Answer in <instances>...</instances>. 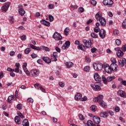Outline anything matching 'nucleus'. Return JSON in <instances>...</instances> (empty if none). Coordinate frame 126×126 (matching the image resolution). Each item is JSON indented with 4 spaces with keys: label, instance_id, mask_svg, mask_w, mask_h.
<instances>
[{
    "label": "nucleus",
    "instance_id": "5",
    "mask_svg": "<svg viewBox=\"0 0 126 126\" xmlns=\"http://www.w3.org/2000/svg\"><path fill=\"white\" fill-rule=\"evenodd\" d=\"M104 69L106 72L109 74L112 73V71H113V70L111 69L110 66L109 65V64L105 63L104 64Z\"/></svg>",
    "mask_w": 126,
    "mask_h": 126
},
{
    "label": "nucleus",
    "instance_id": "30",
    "mask_svg": "<svg viewBox=\"0 0 126 126\" xmlns=\"http://www.w3.org/2000/svg\"><path fill=\"white\" fill-rule=\"evenodd\" d=\"M22 124L23 126H29V122L27 119H25L23 121Z\"/></svg>",
    "mask_w": 126,
    "mask_h": 126
},
{
    "label": "nucleus",
    "instance_id": "51",
    "mask_svg": "<svg viewBox=\"0 0 126 126\" xmlns=\"http://www.w3.org/2000/svg\"><path fill=\"white\" fill-rule=\"evenodd\" d=\"M27 102L28 103H33V102H34V100L32 98H30L27 99Z\"/></svg>",
    "mask_w": 126,
    "mask_h": 126
},
{
    "label": "nucleus",
    "instance_id": "55",
    "mask_svg": "<svg viewBox=\"0 0 126 126\" xmlns=\"http://www.w3.org/2000/svg\"><path fill=\"white\" fill-rule=\"evenodd\" d=\"M9 21L10 23H13V22H14V19L13 18V17H11L10 18Z\"/></svg>",
    "mask_w": 126,
    "mask_h": 126
},
{
    "label": "nucleus",
    "instance_id": "33",
    "mask_svg": "<svg viewBox=\"0 0 126 126\" xmlns=\"http://www.w3.org/2000/svg\"><path fill=\"white\" fill-rule=\"evenodd\" d=\"M87 125L88 126H96V125L93 124V122L91 120H89L87 122Z\"/></svg>",
    "mask_w": 126,
    "mask_h": 126
},
{
    "label": "nucleus",
    "instance_id": "46",
    "mask_svg": "<svg viewBox=\"0 0 126 126\" xmlns=\"http://www.w3.org/2000/svg\"><path fill=\"white\" fill-rule=\"evenodd\" d=\"M100 117L101 118H107V116H106V115L105 114V112H101L100 114Z\"/></svg>",
    "mask_w": 126,
    "mask_h": 126
},
{
    "label": "nucleus",
    "instance_id": "9",
    "mask_svg": "<svg viewBox=\"0 0 126 126\" xmlns=\"http://www.w3.org/2000/svg\"><path fill=\"white\" fill-rule=\"evenodd\" d=\"M39 73H40L39 70L32 69L31 71L32 75V76H35V77L39 76Z\"/></svg>",
    "mask_w": 126,
    "mask_h": 126
},
{
    "label": "nucleus",
    "instance_id": "61",
    "mask_svg": "<svg viewBox=\"0 0 126 126\" xmlns=\"http://www.w3.org/2000/svg\"><path fill=\"white\" fill-rule=\"evenodd\" d=\"M14 71H15V72H16V73H18V72H19V68L17 67L14 69Z\"/></svg>",
    "mask_w": 126,
    "mask_h": 126
},
{
    "label": "nucleus",
    "instance_id": "49",
    "mask_svg": "<svg viewBox=\"0 0 126 126\" xmlns=\"http://www.w3.org/2000/svg\"><path fill=\"white\" fill-rule=\"evenodd\" d=\"M79 119L80 121H83L84 120V117L82 114L79 115Z\"/></svg>",
    "mask_w": 126,
    "mask_h": 126
},
{
    "label": "nucleus",
    "instance_id": "59",
    "mask_svg": "<svg viewBox=\"0 0 126 126\" xmlns=\"http://www.w3.org/2000/svg\"><path fill=\"white\" fill-rule=\"evenodd\" d=\"M14 55H15V52H14V51H11L10 52V56L11 57H13V56H14Z\"/></svg>",
    "mask_w": 126,
    "mask_h": 126
},
{
    "label": "nucleus",
    "instance_id": "48",
    "mask_svg": "<svg viewBox=\"0 0 126 126\" xmlns=\"http://www.w3.org/2000/svg\"><path fill=\"white\" fill-rule=\"evenodd\" d=\"M16 108L18 109V110H21V109H22V104H18L17 105Z\"/></svg>",
    "mask_w": 126,
    "mask_h": 126
},
{
    "label": "nucleus",
    "instance_id": "62",
    "mask_svg": "<svg viewBox=\"0 0 126 126\" xmlns=\"http://www.w3.org/2000/svg\"><path fill=\"white\" fill-rule=\"evenodd\" d=\"M92 53H95V52H96V51H97V49L95 48H93L91 49V50Z\"/></svg>",
    "mask_w": 126,
    "mask_h": 126
},
{
    "label": "nucleus",
    "instance_id": "16",
    "mask_svg": "<svg viewBox=\"0 0 126 126\" xmlns=\"http://www.w3.org/2000/svg\"><path fill=\"white\" fill-rule=\"evenodd\" d=\"M102 18V13L101 12H98L97 14H95V19L97 21H100L101 19Z\"/></svg>",
    "mask_w": 126,
    "mask_h": 126
},
{
    "label": "nucleus",
    "instance_id": "22",
    "mask_svg": "<svg viewBox=\"0 0 126 126\" xmlns=\"http://www.w3.org/2000/svg\"><path fill=\"white\" fill-rule=\"evenodd\" d=\"M118 63L121 66H124L126 63V60L125 58H123L122 60H119Z\"/></svg>",
    "mask_w": 126,
    "mask_h": 126
},
{
    "label": "nucleus",
    "instance_id": "31",
    "mask_svg": "<svg viewBox=\"0 0 126 126\" xmlns=\"http://www.w3.org/2000/svg\"><path fill=\"white\" fill-rule=\"evenodd\" d=\"M78 49L79 50H81V51H85V46L83 45V44H79L78 46Z\"/></svg>",
    "mask_w": 126,
    "mask_h": 126
},
{
    "label": "nucleus",
    "instance_id": "6",
    "mask_svg": "<svg viewBox=\"0 0 126 126\" xmlns=\"http://www.w3.org/2000/svg\"><path fill=\"white\" fill-rule=\"evenodd\" d=\"M103 3L104 5H108L109 7H111L114 4V1L112 0H104Z\"/></svg>",
    "mask_w": 126,
    "mask_h": 126
},
{
    "label": "nucleus",
    "instance_id": "57",
    "mask_svg": "<svg viewBox=\"0 0 126 126\" xmlns=\"http://www.w3.org/2000/svg\"><path fill=\"white\" fill-rule=\"evenodd\" d=\"M111 62H112V63H117V61L115 58H111Z\"/></svg>",
    "mask_w": 126,
    "mask_h": 126
},
{
    "label": "nucleus",
    "instance_id": "14",
    "mask_svg": "<svg viewBox=\"0 0 126 126\" xmlns=\"http://www.w3.org/2000/svg\"><path fill=\"white\" fill-rule=\"evenodd\" d=\"M28 47H30L32 49L36 50V51H41V50H42L41 48L36 47L31 43L28 44Z\"/></svg>",
    "mask_w": 126,
    "mask_h": 126
},
{
    "label": "nucleus",
    "instance_id": "37",
    "mask_svg": "<svg viewBox=\"0 0 126 126\" xmlns=\"http://www.w3.org/2000/svg\"><path fill=\"white\" fill-rule=\"evenodd\" d=\"M90 70V67H89V66H86L84 68V71H86V72H89Z\"/></svg>",
    "mask_w": 126,
    "mask_h": 126
},
{
    "label": "nucleus",
    "instance_id": "41",
    "mask_svg": "<svg viewBox=\"0 0 126 126\" xmlns=\"http://www.w3.org/2000/svg\"><path fill=\"white\" fill-rule=\"evenodd\" d=\"M78 12H80L81 13H82V12H84V8L82 7H80L78 9Z\"/></svg>",
    "mask_w": 126,
    "mask_h": 126
},
{
    "label": "nucleus",
    "instance_id": "43",
    "mask_svg": "<svg viewBox=\"0 0 126 126\" xmlns=\"http://www.w3.org/2000/svg\"><path fill=\"white\" fill-rule=\"evenodd\" d=\"M34 87L36 89H40L41 87V85H40V84L36 83V84H34Z\"/></svg>",
    "mask_w": 126,
    "mask_h": 126
},
{
    "label": "nucleus",
    "instance_id": "20",
    "mask_svg": "<svg viewBox=\"0 0 126 126\" xmlns=\"http://www.w3.org/2000/svg\"><path fill=\"white\" fill-rule=\"evenodd\" d=\"M118 95H120L123 98H126V94L124 92V91L120 90L118 92Z\"/></svg>",
    "mask_w": 126,
    "mask_h": 126
},
{
    "label": "nucleus",
    "instance_id": "58",
    "mask_svg": "<svg viewBox=\"0 0 126 126\" xmlns=\"http://www.w3.org/2000/svg\"><path fill=\"white\" fill-rule=\"evenodd\" d=\"M49 9H53L54 8V4H50L48 5Z\"/></svg>",
    "mask_w": 126,
    "mask_h": 126
},
{
    "label": "nucleus",
    "instance_id": "34",
    "mask_svg": "<svg viewBox=\"0 0 126 126\" xmlns=\"http://www.w3.org/2000/svg\"><path fill=\"white\" fill-rule=\"evenodd\" d=\"M91 111L92 112H96V105H93L90 107Z\"/></svg>",
    "mask_w": 126,
    "mask_h": 126
},
{
    "label": "nucleus",
    "instance_id": "10",
    "mask_svg": "<svg viewBox=\"0 0 126 126\" xmlns=\"http://www.w3.org/2000/svg\"><path fill=\"white\" fill-rule=\"evenodd\" d=\"M93 121L96 125H99L100 124V122H101V119H100V117L94 116L93 117Z\"/></svg>",
    "mask_w": 126,
    "mask_h": 126
},
{
    "label": "nucleus",
    "instance_id": "4",
    "mask_svg": "<svg viewBox=\"0 0 126 126\" xmlns=\"http://www.w3.org/2000/svg\"><path fill=\"white\" fill-rule=\"evenodd\" d=\"M83 42L85 44V47L86 48H90L91 46H92V42L91 41V39L86 40L83 39Z\"/></svg>",
    "mask_w": 126,
    "mask_h": 126
},
{
    "label": "nucleus",
    "instance_id": "53",
    "mask_svg": "<svg viewBox=\"0 0 126 126\" xmlns=\"http://www.w3.org/2000/svg\"><path fill=\"white\" fill-rule=\"evenodd\" d=\"M18 115L19 117H20V118H21V119H24V116H23V115H22V113H21V112H18Z\"/></svg>",
    "mask_w": 126,
    "mask_h": 126
},
{
    "label": "nucleus",
    "instance_id": "63",
    "mask_svg": "<svg viewBox=\"0 0 126 126\" xmlns=\"http://www.w3.org/2000/svg\"><path fill=\"white\" fill-rule=\"evenodd\" d=\"M27 66V63H23V65H22L23 68H26Z\"/></svg>",
    "mask_w": 126,
    "mask_h": 126
},
{
    "label": "nucleus",
    "instance_id": "47",
    "mask_svg": "<svg viewBox=\"0 0 126 126\" xmlns=\"http://www.w3.org/2000/svg\"><path fill=\"white\" fill-rule=\"evenodd\" d=\"M49 18L50 22L54 21V17L52 15H49Z\"/></svg>",
    "mask_w": 126,
    "mask_h": 126
},
{
    "label": "nucleus",
    "instance_id": "12",
    "mask_svg": "<svg viewBox=\"0 0 126 126\" xmlns=\"http://www.w3.org/2000/svg\"><path fill=\"white\" fill-rule=\"evenodd\" d=\"M103 98L104 96H103V95L102 94H100L98 95L97 97L94 98L93 101L94 102H98L99 103V102H100V100H103Z\"/></svg>",
    "mask_w": 126,
    "mask_h": 126
},
{
    "label": "nucleus",
    "instance_id": "7",
    "mask_svg": "<svg viewBox=\"0 0 126 126\" xmlns=\"http://www.w3.org/2000/svg\"><path fill=\"white\" fill-rule=\"evenodd\" d=\"M53 38L57 41H60L63 39V36H62V35L58 32H55L53 35Z\"/></svg>",
    "mask_w": 126,
    "mask_h": 126
},
{
    "label": "nucleus",
    "instance_id": "27",
    "mask_svg": "<svg viewBox=\"0 0 126 126\" xmlns=\"http://www.w3.org/2000/svg\"><path fill=\"white\" fill-rule=\"evenodd\" d=\"M81 97H82V95L78 93L75 95V100H81Z\"/></svg>",
    "mask_w": 126,
    "mask_h": 126
},
{
    "label": "nucleus",
    "instance_id": "15",
    "mask_svg": "<svg viewBox=\"0 0 126 126\" xmlns=\"http://www.w3.org/2000/svg\"><path fill=\"white\" fill-rule=\"evenodd\" d=\"M94 77L95 81H102V79L101 78V77H100V75H99V74H98L97 73H94Z\"/></svg>",
    "mask_w": 126,
    "mask_h": 126
},
{
    "label": "nucleus",
    "instance_id": "8",
    "mask_svg": "<svg viewBox=\"0 0 126 126\" xmlns=\"http://www.w3.org/2000/svg\"><path fill=\"white\" fill-rule=\"evenodd\" d=\"M115 50L117 52V55L118 58H121V57H123V56H124V52L121 50V48L117 47L115 48Z\"/></svg>",
    "mask_w": 126,
    "mask_h": 126
},
{
    "label": "nucleus",
    "instance_id": "29",
    "mask_svg": "<svg viewBox=\"0 0 126 126\" xmlns=\"http://www.w3.org/2000/svg\"><path fill=\"white\" fill-rule=\"evenodd\" d=\"M13 100H14V96L13 95H10L9 96L7 99V101L8 102V103H12V101H13Z\"/></svg>",
    "mask_w": 126,
    "mask_h": 126
},
{
    "label": "nucleus",
    "instance_id": "52",
    "mask_svg": "<svg viewBox=\"0 0 126 126\" xmlns=\"http://www.w3.org/2000/svg\"><path fill=\"white\" fill-rule=\"evenodd\" d=\"M43 49L44 50V51H46L47 52H50V48L47 47L43 46Z\"/></svg>",
    "mask_w": 126,
    "mask_h": 126
},
{
    "label": "nucleus",
    "instance_id": "21",
    "mask_svg": "<svg viewBox=\"0 0 126 126\" xmlns=\"http://www.w3.org/2000/svg\"><path fill=\"white\" fill-rule=\"evenodd\" d=\"M42 59L43 61L45 62V63H51L52 62L51 59L48 57H42Z\"/></svg>",
    "mask_w": 126,
    "mask_h": 126
},
{
    "label": "nucleus",
    "instance_id": "18",
    "mask_svg": "<svg viewBox=\"0 0 126 126\" xmlns=\"http://www.w3.org/2000/svg\"><path fill=\"white\" fill-rule=\"evenodd\" d=\"M91 86L93 88L94 90H95V91H99V90L101 89V87H100V86H98L96 84H92L91 85Z\"/></svg>",
    "mask_w": 126,
    "mask_h": 126
},
{
    "label": "nucleus",
    "instance_id": "35",
    "mask_svg": "<svg viewBox=\"0 0 126 126\" xmlns=\"http://www.w3.org/2000/svg\"><path fill=\"white\" fill-rule=\"evenodd\" d=\"M31 52V48H27L25 50V54L26 55H28Z\"/></svg>",
    "mask_w": 126,
    "mask_h": 126
},
{
    "label": "nucleus",
    "instance_id": "19",
    "mask_svg": "<svg viewBox=\"0 0 126 126\" xmlns=\"http://www.w3.org/2000/svg\"><path fill=\"white\" fill-rule=\"evenodd\" d=\"M41 24H43V25H45V26H47L48 27H50L51 25V23L45 20H42L40 21Z\"/></svg>",
    "mask_w": 126,
    "mask_h": 126
},
{
    "label": "nucleus",
    "instance_id": "24",
    "mask_svg": "<svg viewBox=\"0 0 126 126\" xmlns=\"http://www.w3.org/2000/svg\"><path fill=\"white\" fill-rule=\"evenodd\" d=\"M14 121L17 125H20L21 124V121H20V117L19 116H16Z\"/></svg>",
    "mask_w": 126,
    "mask_h": 126
},
{
    "label": "nucleus",
    "instance_id": "1",
    "mask_svg": "<svg viewBox=\"0 0 126 126\" xmlns=\"http://www.w3.org/2000/svg\"><path fill=\"white\" fill-rule=\"evenodd\" d=\"M102 81H103L104 83L105 84H108V82H110L112 81V80H114L116 78V77L114 76H109L106 79V77L104 75H102Z\"/></svg>",
    "mask_w": 126,
    "mask_h": 126
},
{
    "label": "nucleus",
    "instance_id": "56",
    "mask_svg": "<svg viewBox=\"0 0 126 126\" xmlns=\"http://www.w3.org/2000/svg\"><path fill=\"white\" fill-rule=\"evenodd\" d=\"M122 50L123 52H126V44L123 46Z\"/></svg>",
    "mask_w": 126,
    "mask_h": 126
},
{
    "label": "nucleus",
    "instance_id": "32",
    "mask_svg": "<svg viewBox=\"0 0 126 126\" xmlns=\"http://www.w3.org/2000/svg\"><path fill=\"white\" fill-rule=\"evenodd\" d=\"M65 64L68 68H70L73 65V63L70 62H66Z\"/></svg>",
    "mask_w": 126,
    "mask_h": 126
},
{
    "label": "nucleus",
    "instance_id": "40",
    "mask_svg": "<svg viewBox=\"0 0 126 126\" xmlns=\"http://www.w3.org/2000/svg\"><path fill=\"white\" fill-rule=\"evenodd\" d=\"M122 28H123L124 29H126V19H125L123 22Z\"/></svg>",
    "mask_w": 126,
    "mask_h": 126
},
{
    "label": "nucleus",
    "instance_id": "42",
    "mask_svg": "<svg viewBox=\"0 0 126 126\" xmlns=\"http://www.w3.org/2000/svg\"><path fill=\"white\" fill-rule=\"evenodd\" d=\"M86 62L87 63H91V59L88 57H86Z\"/></svg>",
    "mask_w": 126,
    "mask_h": 126
},
{
    "label": "nucleus",
    "instance_id": "38",
    "mask_svg": "<svg viewBox=\"0 0 126 126\" xmlns=\"http://www.w3.org/2000/svg\"><path fill=\"white\" fill-rule=\"evenodd\" d=\"M91 36L92 38H98V34H96L95 32H92Z\"/></svg>",
    "mask_w": 126,
    "mask_h": 126
},
{
    "label": "nucleus",
    "instance_id": "39",
    "mask_svg": "<svg viewBox=\"0 0 126 126\" xmlns=\"http://www.w3.org/2000/svg\"><path fill=\"white\" fill-rule=\"evenodd\" d=\"M100 28L99 27H95L94 29V32H95V33H98V32H100Z\"/></svg>",
    "mask_w": 126,
    "mask_h": 126
},
{
    "label": "nucleus",
    "instance_id": "23",
    "mask_svg": "<svg viewBox=\"0 0 126 126\" xmlns=\"http://www.w3.org/2000/svg\"><path fill=\"white\" fill-rule=\"evenodd\" d=\"M98 103L99 104V105H101L102 108H107V103L103 101V99H100Z\"/></svg>",
    "mask_w": 126,
    "mask_h": 126
},
{
    "label": "nucleus",
    "instance_id": "17",
    "mask_svg": "<svg viewBox=\"0 0 126 126\" xmlns=\"http://www.w3.org/2000/svg\"><path fill=\"white\" fill-rule=\"evenodd\" d=\"M57 58L58 52H54L53 54V56H51L52 61H53V62H57V61H58V59H57Z\"/></svg>",
    "mask_w": 126,
    "mask_h": 126
},
{
    "label": "nucleus",
    "instance_id": "36",
    "mask_svg": "<svg viewBox=\"0 0 126 126\" xmlns=\"http://www.w3.org/2000/svg\"><path fill=\"white\" fill-rule=\"evenodd\" d=\"M68 32H69V28H66L64 30V33L65 35H66V36H67L68 35Z\"/></svg>",
    "mask_w": 126,
    "mask_h": 126
},
{
    "label": "nucleus",
    "instance_id": "44",
    "mask_svg": "<svg viewBox=\"0 0 126 126\" xmlns=\"http://www.w3.org/2000/svg\"><path fill=\"white\" fill-rule=\"evenodd\" d=\"M91 3L95 6V5H96V4H97V1H96V0H91Z\"/></svg>",
    "mask_w": 126,
    "mask_h": 126
},
{
    "label": "nucleus",
    "instance_id": "28",
    "mask_svg": "<svg viewBox=\"0 0 126 126\" xmlns=\"http://www.w3.org/2000/svg\"><path fill=\"white\" fill-rule=\"evenodd\" d=\"M19 13L21 15V16H23L24 14H25V11L24 10V9L20 8L19 10Z\"/></svg>",
    "mask_w": 126,
    "mask_h": 126
},
{
    "label": "nucleus",
    "instance_id": "64",
    "mask_svg": "<svg viewBox=\"0 0 126 126\" xmlns=\"http://www.w3.org/2000/svg\"><path fill=\"white\" fill-rule=\"evenodd\" d=\"M87 100V97L86 96H84L83 98H81V101H86Z\"/></svg>",
    "mask_w": 126,
    "mask_h": 126
},
{
    "label": "nucleus",
    "instance_id": "26",
    "mask_svg": "<svg viewBox=\"0 0 126 126\" xmlns=\"http://www.w3.org/2000/svg\"><path fill=\"white\" fill-rule=\"evenodd\" d=\"M110 66L112 71L114 70H116L118 67V65L116 63H111Z\"/></svg>",
    "mask_w": 126,
    "mask_h": 126
},
{
    "label": "nucleus",
    "instance_id": "60",
    "mask_svg": "<svg viewBox=\"0 0 126 126\" xmlns=\"http://www.w3.org/2000/svg\"><path fill=\"white\" fill-rule=\"evenodd\" d=\"M110 115V116H114V112L111 110L108 111V115Z\"/></svg>",
    "mask_w": 126,
    "mask_h": 126
},
{
    "label": "nucleus",
    "instance_id": "11",
    "mask_svg": "<svg viewBox=\"0 0 126 126\" xmlns=\"http://www.w3.org/2000/svg\"><path fill=\"white\" fill-rule=\"evenodd\" d=\"M99 35L101 39H104L106 37V32L104 29H101L99 32Z\"/></svg>",
    "mask_w": 126,
    "mask_h": 126
},
{
    "label": "nucleus",
    "instance_id": "13",
    "mask_svg": "<svg viewBox=\"0 0 126 126\" xmlns=\"http://www.w3.org/2000/svg\"><path fill=\"white\" fill-rule=\"evenodd\" d=\"M69 46H70V42L69 41H67L65 42L64 44L62 46L63 50H65V49H67V48H69Z\"/></svg>",
    "mask_w": 126,
    "mask_h": 126
},
{
    "label": "nucleus",
    "instance_id": "2",
    "mask_svg": "<svg viewBox=\"0 0 126 126\" xmlns=\"http://www.w3.org/2000/svg\"><path fill=\"white\" fill-rule=\"evenodd\" d=\"M94 68L96 71H100L103 69V64L101 63H94Z\"/></svg>",
    "mask_w": 126,
    "mask_h": 126
},
{
    "label": "nucleus",
    "instance_id": "45",
    "mask_svg": "<svg viewBox=\"0 0 126 126\" xmlns=\"http://www.w3.org/2000/svg\"><path fill=\"white\" fill-rule=\"evenodd\" d=\"M115 42H116V45H117V46L121 45V40L117 39L116 40Z\"/></svg>",
    "mask_w": 126,
    "mask_h": 126
},
{
    "label": "nucleus",
    "instance_id": "50",
    "mask_svg": "<svg viewBox=\"0 0 126 126\" xmlns=\"http://www.w3.org/2000/svg\"><path fill=\"white\" fill-rule=\"evenodd\" d=\"M21 39L22 41H25V40L27 39V37L25 35H23L21 36Z\"/></svg>",
    "mask_w": 126,
    "mask_h": 126
},
{
    "label": "nucleus",
    "instance_id": "25",
    "mask_svg": "<svg viewBox=\"0 0 126 126\" xmlns=\"http://www.w3.org/2000/svg\"><path fill=\"white\" fill-rule=\"evenodd\" d=\"M99 22L102 26H105L107 23L106 19L103 17L99 20Z\"/></svg>",
    "mask_w": 126,
    "mask_h": 126
},
{
    "label": "nucleus",
    "instance_id": "54",
    "mask_svg": "<svg viewBox=\"0 0 126 126\" xmlns=\"http://www.w3.org/2000/svg\"><path fill=\"white\" fill-rule=\"evenodd\" d=\"M59 84L60 87H62V88L64 87V83H63V82H60L59 83Z\"/></svg>",
    "mask_w": 126,
    "mask_h": 126
},
{
    "label": "nucleus",
    "instance_id": "3",
    "mask_svg": "<svg viewBox=\"0 0 126 126\" xmlns=\"http://www.w3.org/2000/svg\"><path fill=\"white\" fill-rule=\"evenodd\" d=\"M10 6V2H7L4 3L3 6L1 7V10L2 12H6L7 10H8V8Z\"/></svg>",
    "mask_w": 126,
    "mask_h": 126
}]
</instances>
